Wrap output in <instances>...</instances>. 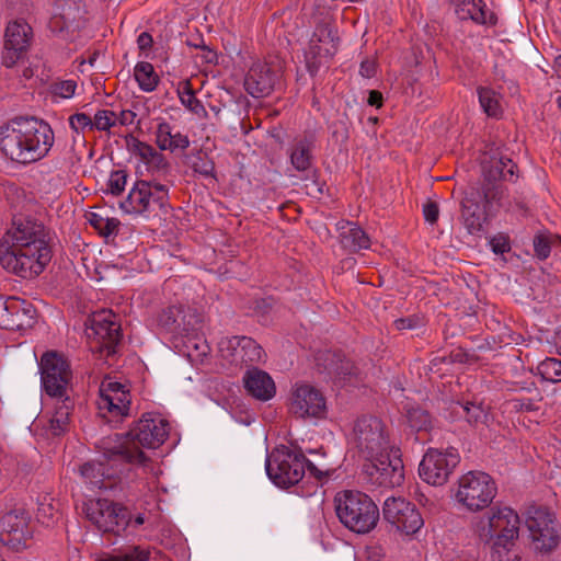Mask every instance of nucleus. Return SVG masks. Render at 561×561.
I'll list each match as a JSON object with an SVG mask.
<instances>
[{
	"instance_id": "nucleus-23",
	"label": "nucleus",
	"mask_w": 561,
	"mask_h": 561,
	"mask_svg": "<svg viewBox=\"0 0 561 561\" xmlns=\"http://www.w3.org/2000/svg\"><path fill=\"white\" fill-rule=\"evenodd\" d=\"M33 39L32 27L22 20L10 22L4 35L3 65L13 67L28 50Z\"/></svg>"
},
{
	"instance_id": "nucleus-11",
	"label": "nucleus",
	"mask_w": 561,
	"mask_h": 561,
	"mask_svg": "<svg viewBox=\"0 0 561 561\" xmlns=\"http://www.w3.org/2000/svg\"><path fill=\"white\" fill-rule=\"evenodd\" d=\"M87 339L92 352L110 356L115 354L122 334L116 314L111 310H100L89 319Z\"/></svg>"
},
{
	"instance_id": "nucleus-20",
	"label": "nucleus",
	"mask_w": 561,
	"mask_h": 561,
	"mask_svg": "<svg viewBox=\"0 0 561 561\" xmlns=\"http://www.w3.org/2000/svg\"><path fill=\"white\" fill-rule=\"evenodd\" d=\"M383 518L407 535L415 534L424 525V520L415 505L403 497H389L382 507Z\"/></svg>"
},
{
	"instance_id": "nucleus-25",
	"label": "nucleus",
	"mask_w": 561,
	"mask_h": 561,
	"mask_svg": "<svg viewBox=\"0 0 561 561\" xmlns=\"http://www.w3.org/2000/svg\"><path fill=\"white\" fill-rule=\"evenodd\" d=\"M129 151L145 164L146 170L156 178H164L170 174L171 165L161 150L140 141L136 137L127 138Z\"/></svg>"
},
{
	"instance_id": "nucleus-50",
	"label": "nucleus",
	"mask_w": 561,
	"mask_h": 561,
	"mask_svg": "<svg viewBox=\"0 0 561 561\" xmlns=\"http://www.w3.org/2000/svg\"><path fill=\"white\" fill-rule=\"evenodd\" d=\"M503 196V190L496 184H488L483 187V199L486 205L497 202Z\"/></svg>"
},
{
	"instance_id": "nucleus-56",
	"label": "nucleus",
	"mask_w": 561,
	"mask_h": 561,
	"mask_svg": "<svg viewBox=\"0 0 561 561\" xmlns=\"http://www.w3.org/2000/svg\"><path fill=\"white\" fill-rule=\"evenodd\" d=\"M119 220L116 218H108L106 217L105 222L100 230V233L103 236H111L113 233H116L119 227Z\"/></svg>"
},
{
	"instance_id": "nucleus-34",
	"label": "nucleus",
	"mask_w": 561,
	"mask_h": 561,
	"mask_svg": "<svg viewBox=\"0 0 561 561\" xmlns=\"http://www.w3.org/2000/svg\"><path fill=\"white\" fill-rule=\"evenodd\" d=\"M340 228L343 229L340 236L343 248L351 252L369 248V237L360 227L346 221Z\"/></svg>"
},
{
	"instance_id": "nucleus-52",
	"label": "nucleus",
	"mask_w": 561,
	"mask_h": 561,
	"mask_svg": "<svg viewBox=\"0 0 561 561\" xmlns=\"http://www.w3.org/2000/svg\"><path fill=\"white\" fill-rule=\"evenodd\" d=\"M136 113L131 110H122L119 113H116V125L121 126H129L133 125L136 121Z\"/></svg>"
},
{
	"instance_id": "nucleus-22",
	"label": "nucleus",
	"mask_w": 561,
	"mask_h": 561,
	"mask_svg": "<svg viewBox=\"0 0 561 561\" xmlns=\"http://www.w3.org/2000/svg\"><path fill=\"white\" fill-rule=\"evenodd\" d=\"M221 356L236 365H255L264 360L263 348L251 337L231 336L219 342Z\"/></svg>"
},
{
	"instance_id": "nucleus-38",
	"label": "nucleus",
	"mask_w": 561,
	"mask_h": 561,
	"mask_svg": "<svg viewBox=\"0 0 561 561\" xmlns=\"http://www.w3.org/2000/svg\"><path fill=\"white\" fill-rule=\"evenodd\" d=\"M516 164L511 159H494L490 169L483 168L488 181L497 179L511 181L515 174Z\"/></svg>"
},
{
	"instance_id": "nucleus-33",
	"label": "nucleus",
	"mask_w": 561,
	"mask_h": 561,
	"mask_svg": "<svg viewBox=\"0 0 561 561\" xmlns=\"http://www.w3.org/2000/svg\"><path fill=\"white\" fill-rule=\"evenodd\" d=\"M461 217L469 233L476 234L483 230L485 215L476 198L467 196L463 199Z\"/></svg>"
},
{
	"instance_id": "nucleus-30",
	"label": "nucleus",
	"mask_w": 561,
	"mask_h": 561,
	"mask_svg": "<svg viewBox=\"0 0 561 561\" xmlns=\"http://www.w3.org/2000/svg\"><path fill=\"white\" fill-rule=\"evenodd\" d=\"M247 391L257 400L267 401L275 394V383L271 376L260 369L253 368L243 376Z\"/></svg>"
},
{
	"instance_id": "nucleus-41",
	"label": "nucleus",
	"mask_w": 561,
	"mask_h": 561,
	"mask_svg": "<svg viewBox=\"0 0 561 561\" xmlns=\"http://www.w3.org/2000/svg\"><path fill=\"white\" fill-rule=\"evenodd\" d=\"M561 243V238L551 233H538L534 238V251L539 260H546L551 252V247Z\"/></svg>"
},
{
	"instance_id": "nucleus-9",
	"label": "nucleus",
	"mask_w": 561,
	"mask_h": 561,
	"mask_svg": "<svg viewBox=\"0 0 561 561\" xmlns=\"http://www.w3.org/2000/svg\"><path fill=\"white\" fill-rule=\"evenodd\" d=\"M81 514L100 531L121 535L130 523L128 510L108 499H88L82 502Z\"/></svg>"
},
{
	"instance_id": "nucleus-2",
	"label": "nucleus",
	"mask_w": 561,
	"mask_h": 561,
	"mask_svg": "<svg viewBox=\"0 0 561 561\" xmlns=\"http://www.w3.org/2000/svg\"><path fill=\"white\" fill-rule=\"evenodd\" d=\"M170 425L158 414L146 413L125 434H111L98 440L95 448L117 463L147 466L142 448H158L167 439Z\"/></svg>"
},
{
	"instance_id": "nucleus-45",
	"label": "nucleus",
	"mask_w": 561,
	"mask_h": 561,
	"mask_svg": "<svg viewBox=\"0 0 561 561\" xmlns=\"http://www.w3.org/2000/svg\"><path fill=\"white\" fill-rule=\"evenodd\" d=\"M93 129L110 133L116 126V112L111 110H99L94 114Z\"/></svg>"
},
{
	"instance_id": "nucleus-16",
	"label": "nucleus",
	"mask_w": 561,
	"mask_h": 561,
	"mask_svg": "<svg viewBox=\"0 0 561 561\" xmlns=\"http://www.w3.org/2000/svg\"><path fill=\"white\" fill-rule=\"evenodd\" d=\"M42 382L50 397L62 398L71 378L68 362L55 351L46 352L39 362Z\"/></svg>"
},
{
	"instance_id": "nucleus-36",
	"label": "nucleus",
	"mask_w": 561,
	"mask_h": 561,
	"mask_svg": "<svg viewBox=\"0 0 561 561\" xmlns=\"http://www.w3.org/2000/svg\"><path fill=\"white\" fill-rule=\"evenodd\" d=\"M477 91L483 112L490 117H500L503 113L501 95L488 87H480Z\"/></svg>"
},
{
	"instance_id": "nucleus-60",
	"label": "nucleus",
	"mask_w": 561,
	"mask_h": 561,
	"mask_svg": "<svg viewBox=\"0 0 561 561\" xmlns=\"http://www.w3.org/2000/svg\"><path fill=\"white\" fill-rule=\"evenodd\" d=\"M397 330H405L414 327V320L412 318H401L393 322Z\"/></svg>"
},
{
	"instance_id": "nucleus-12",
	"label": "nucleus",
	"mask_w": 561,
	"mask_h": 561,
	"mask_svg": "<svg viewBox=\"0 0 561 561\" xmlns=\"http://www.w3.org/2000/svg\"><path fill=\"white\" fill-rule=\"evenodd\" d=\"M131 396L127 385L104 378L96 400L98 414L107 423H119L129 415Z\"/></svg>"
},
{
	"instance_id": "nucleus-58",
	"label": "nucleus",
	"mask_w": 561,
	"mask_h": 561,
	"mask_svg": "<svg viewBox=\"0 0 561 561\" xmlns=\"http://www.w3.org/2000/svg\"><path fill=\"white\" fill-rule=\"evenodd\" d=\"M152 43H153L152 36L147 32H142L137 38V44H138V47L140 50L150 49L152 46Z\"/></svg>"
},
{
	"instance_id": "nucleus-47",
	"label": "nucleus",
	"mask_w": 561,
	"mask_h": 561,
	"mask_svg": "<svg viewBox=\"0 0 561 561\" xmlns=\"http://www.w3.org/2000/svg\"><path fill=\"white\" fill-rule=\"evenodd\" d=\"M68 122L76 136H80L87 128L93 129V119L85 113H75L69 116Z\"/></svg>"
},
{
	"instance_id": "nucleus-4",
	"label": "nucleus",
	"mask_w": 561,
	"mask_h": 561,
	"mask_svg": "<svg viewBox=\"0 0 561 561\" xmlns=\"http://www.w3.org/2000/svg\"><path fill=\"white\" fill-rule=\"evenodd\" d=\"M306 468L317 479L330 476V469L318 468L308 461L298 449L280 447L274 450L266 460V471L271 480L278 486L288 488L298 483L305 476Z\"/></svg>"
},
{
	"instance_id": "nucleus-26",
	"label": "nucleus",
	"mask_w": 561,
	"mask_h": 561,
	"mask_svg": "<svg viewBox=\"0 0 561 561\" xmlns=\"http://www.w3.org/2000/svg\"><path fill=\"white\" fill-rule=\"evenodd\" d=\"M71 411L72 402L68 398L58 400L50 416L42 415L35 420L34 431L45 437L59 436L68 428Z\"/></svg>"
},
{
	"instance_id": "nucleus-17",
	"label": "nucleus",
	"mask_w": 561,
	"mask_h": 561,
	"mask_svg": "<svg viewBox=\"0 0 561 561\" xmlns=\"http://www.w3.org/2000/svg\"><path fill=\"white\" fill-rule=\"evenodd\" d=\"M339 37L336 32L328 24L317 25L306 51L307 68L314 75L322 65L336 54Z\"/></svg>"
},
{
	"instance_id": "nucleus-42",
	"label": "nucleus",
	"mask_w": 561,
	"mask_h": 561,
	"mask_svg": "<svg viewBox=\"0 0 561 561\" xmlns=\"http://www.w3.org/2000/svg\"><path fill=\"white\" fill-rule=\"evenodd\" d=\"M538 375L546 381H561V360L558 358H546L537 366Z\"/></svg>"
},
{
	"instance_id": "nucleus-35",
	"label": "nucleus",
	"mask_w": 561,
	"mask_h": 561,
	"mask_svg": "<svg viewBox=\"0 0 561 561\" xmlns=\"http://www.w3.org/2000/svg\"><path fill=\"white\" fill-rule=\"evenodd\" d=\"M314 144L312 138L304 137L295 140L289 157L290 163L297 171H307L312 164V150Z\"/></svg>"
},
{
	"instance_id": "nucleus-53",
	"label": "nucleus",
	"mask_w": 561,
	"mask_h": 561,
	"mask_svg": "<svg viewBox=\"0 0 561 561\" xmlns=\"http://www.w3.org/2000/svg\"><path fill=\"white\" fill-rule=\"evenodd\" d=\"M194 171L202 175L208 176L213 174L214 164L209 160L199 158L198 161L194 162Z\"/></svg>"
},
{
	"instance_id": "nucleus-15",
	"label": "nucleus",
	"mask_w": 561,
	"mask_h": 561,
	"mask_svg": "<svg viewBox=\"0 0 561 561\" xmlns=\"http://www.w3.org/2000/svg\"><path fill=\"white\" fill-rule=\"evenodd\" d=\"M459 460L460 456L455 448L428 449L420 463V477L428 484L443 485L448 481Z\"/></svg>"
},
{
	"instance_id": "nucleus-43",
	"label": "nucleus",
	"mask_w": 561,
	"mask_h": 561,
	"mask_svg": "<svg viewBox=\"0 0 561 561\" xmlns=\"http://www.w3.org/2000/svg\"><path fill=\"white\" fill-rule=\"evenodd\" d=\"M407 416L410 426L417 432L427 431L432 426L431 415L419 407L409 409Z\"/></svg>"
},
{
	"instance_id": "nucleus-48",
	"label": "nucleus",
	"mask_w": 561,
	"mask_h": 561,
	"mask_svg": "<svg viewBox=\"0 0 561 561\" xmlns=\"http://www.w3.org/2000/svg\"><path fill=\"white\" fill-rule=\"evenodd\" d=\"M126 183L127 174L122 170L114 171L107 181V191L113 195H119L125 190Z\"/></svg>"
},
{
	"instance_id": "nucleus-49",
	"label": "nucleus",
	"mask_w": 561,
	"mask_h": 561,
	"mask_svg": "<svg viewBox=\"0 0 561 561\" xmlns=\"http://www.w3.org/2000/svg\"><path fill=\"white\" fill-rule=\"evenodd\" d=\"M85 138L84 136H73L72 145L70 148V154L68 160L71 164L78 163L82 159L83 150L85 149Z\"/></svg>"
},
{
	"instance_id": "nucleus-59",
	"label": "nucleus",
	"mask_w": 561,
	"mask_h": 561,
	"mask_svg": "<svg viewBox=\"0 0 561 561\" xmlns=\"http://www.w3.org/2000/svg\"><path fill=\"white\" fill-rule=\"evenodd\" d=\"M106 217H103L102 215L98 213H91L89 216V222L93 228H95L99 232L102 229Z\"/></svg>"
},
{
	"instance_id": "nucleus-63",
	"label": "nucleus",
	"mask_w": 561,
	"mask_h": 561,
	"mask_svg": "<svg viewBox=\"0 0 561 561\" xmlns=\"http://www.w3.org/2000/svg\"><path fill=\"white\" fill-rule=\"evenodd\" d=\"M557 71L561 75V55L556 59Z\"/></svg>"
},
{
	"instance_id": "nucleus-39",
	"label": "nucleus",
	"mask_w": 561,
	"mask_h": 561,
	"mask_svg": "<svg viewBox=\"0 0 561 561\" xmlns=\"http://www.w3.org/2000/svg\"><path fill=\"white\" fill-rule=\"evenodd\" d=\"M178 94L182 104L198 116L206 115V110L199 100L195 98L192 82L183 80L178 84Z\"/></svg>"
},
{
	"instance_id": "nucleus-28",
	"label": "nucleus",
	"mask_w": 561,
	"mask_h": 561,
	"mask_svg": "<svg viewBox=\"0 0 561 561\" xmlns=\"http://www.w3.org/2000/svg\"><path fill=\"white\" fill-rule=\"evenodd\" d=\"M102 460L89 461L81 466L80 473L94 488H107L110 484L104 482L105 479H113L124 470L127 463L115 465L114 460L110 459L96 448Z\"/></svg>"
},
{
	"instance_id": "nucleus-18",
	"label": "nucleus",
	"mask_w": 561,
	"mask_h": 561,
	"mask_svg": "<svg viewBox=\"0 0 561 561\" xmlns=\"http://www.w3.org/2000/svg\"><path fill=\"white\" fill-rule=\"evenodd\" d=\"M289 411L300 419H323L327 414V400L316 387L296 383L289 398Z\"/></svg>"
},
{
	"instance_id": "nucleus-40",
	"label": "nucleus",
	"mask_w": 561,
	"mask_h": 561,
	"mask_svg": "<svg viewBox=\"0 0 561 561\" xmlns=\"http://www.w3.org/2000/svg\"><path fill=\"white\" fill-rule=\"evenodd\" d=\"M151 551L148 547L129 546L102 558L101 561H149Z\"/></svg>"
},
{
	"instance_id": "nucleus-21",
	"label": "nucleus",
	"mask_w": 561,
	"mask_h": 561,
	"mask_svg": "<svg viewBox=\"0 0 561 561\" xmlns=\"http://www.w3.org/2000/svg\"><path fill=\"white\" fill-rule=\"evenodd\" d=\"M36 310L30 301L0 294V328L26 330L35 323Z\"/></svg>"
},
{
	"instance_id": "nucleus-14",
	"label": "nucleus",
	"mask_w": 561,
	"mask_h": 561,
	"mask_svg": "<svg viewBox=\"0 0 561 561\" xmlns=\"http://www.w3.org/2000/svg\"><path fill=\"white\" fill-rule=\"evenodd\" d=\"M364 471L370 481L382 488L400 486L404 480V466L399 450L391 447L382 455L365 459Z\"/></svg>"
},
{
	"instance_id": "nucleus-37",
	"label": "nucleus",
	"mask_w": 561,
	"mask_h": 561,
	"mask_svg": "<svg viewBox=\"0 0 561 561\" xmlns=\"http://www.w3.org/2000/svg\"><path fill=\"white\" fill-rule=\"evenodd\" d=\"M134 77L139 88L145 92L153 91L159 83V76L153 66L147 61H140L135 66Z\"/></svg>"
},
{
	"instance_id": "nucleus-27",
	"label": "nucleus",
	"mask_w": 561,
	"mask_h": 561,
	"mask_svg": "<svg viewBox=\"0 0 561 561\" xmlns=\"http://www.w3.org/2000/svg\"><path fill=\"white\" fill-rule=\"evenodd\" d=\"M81 20L79 0H56L49 27L55 33L75 32L80 27Z\"/></svg>"
},
{
	"instance_id": "nucleus-5",
	"label": "nucleus",
	"mask_w": 561,
	"mask_h": 561,
	"mask_svg": "<svg viewBox=\"0 0 561 561\" xmlns=\"http://www.w3.org/2000/svg\"><path fill=\"white\" fill-rule=\"evenodd\" d=\"M336 516L350 530L367 534L379 520V510L374 501L365 493L345 490L334 497Z\"/></svg>"
},
{
	"instance_id": "nucleus-51",
	"label": "nucleus",
	"mask_w": 561,
	"mask_h": 561,
	"mask_svg": "<svg viewBox=\"0 0 561 561\" xmlns=\"http://www.w3.org/2000/svg\"><path fill=\"white\" fill-rule=\"evenodd\" d=\"M423 214H424V218L427 222H430L432 225L435 224L437 221L438 215H439L438 205L435 202H427L423 206Z\"/></svg>"
},
{
	"instance_id": "nucleus-19",
	"label": "nucleus",
	"mask_w": 561,
	"mask_h": 561,
	"mask_svg": "<svg viewBox=\"0 0 561 561\" xmlns=\"http://www.w3.org/2000/svg\"><path fill=\"white\" fill-rule=\"evenodd\" d=\"M32 530L30 516L23 511H11L0 518V542L12 551H22L30 546Z\"/></svg>"
},
{
	"instance_id": "nucleus-13",
	"label": "nucleus",
	"mask_w": 561,
	"mask_h": 561,
	"mask_svg": "<svg viewBox=\"0 0 561 561\" xmlns=\"http://www.w3.org/2000/svg\"><path fill=\"white\" fill-rule=\"evenodd\" d=\"M525 525L536 550L550 551L559 543V529L553 514L546 507L530 506Z\"/></svg>"
},
{
	"instance_id": "nucleus-6",
	"label": "nucleus",
	"mask_w": 561,
	"mask_h": 561,
	"mask_svg": "<svg viewBox=\"0 0 561 561\" xmlns=\"http://www.w3.org/2000/svg\"><path fill=\"white\" fill-rule=\"evenodd\" d=\"M481 540L508 550L518 538L519 516L508 506H493L476 525Z\"/></svg>"
},
{
	"instance_id": "nucleus-32",
	"label": "nucleus",
	"mask_w": 561,
	"mask_h": 561,
	"mask_svg": "<svg viewBox=\"0 0 561 561\" xmlns=\"http://www.w3.org/2000/svg\"><path fill=\"white\" fill-rule=\"evenodd\" d=\"M181 310L178 307H170L160 317V323L169 329L181 330L186 333H194L201 328V317L190 314V319L186 320V316H183L181 321L179 316Z\"/></svg>"
},
{
	"instance_id": "nucleus-1",
	"label": "nucleus",
	"mask_w": 561,
	"mask_h": 561,
	"mask_svg": "<svg viewBox=\"0 0 561 561\" xmlns=\"http://www.w3.org/2000/svg\"><path fill=\"white\" fill-rule=\"evenodd\" d=\"M51 259L48 234L43 224L15 218L0 241V264L22 278L39 275Z\"/></svg>"
},
{
	"instance_id": "nucleus-31",
	"label": "nucleus",
	"mask_w": 561,
	"mask_h": 561,
	"mask_svg": "<svg viewBox=\"0 0 561 561\" xmlns=\"http://www.w3.org/2000/svg\"><path fill=\"white\" fill-rule=\"evenodd\" d=\"M154 142L161 151L174 152L185 150L190 146V139L180 131H174L173 127L167 122L158 123L154 130Z\"/></svg>"
},
{
	"instance_id": "nucleus-10",
	"label": "nucleus",
	"mask_w": 561,
	"mask_h": 561,
	"mask_svg": "<svg viewBox=\"0 0 561 561\" xmlns=\"http://www.w3.org/2000/svg\"><path fill=\"white\" fill-rule=\"evenodd\" d=\"M496 495L494 480L485 472L469 471L458 480L456 502L470 512L488 507Z\"/></svg>"
},
{
	"instance_id": "nucleus-61",
	"label": "nucleus",
	"mask_w": 561,
	"mask_h": 561,
	"mask_svg": "<svg viewBox=\"0 0 561 561\" xmlns=\"http://www.w3.org/2000/svg\"><path fill=\"white\" fill-rule=\"evenodd\" d=\"M368 104L380 107L382 105V94L376 90L370 91L368 96Z\"/></svg>"
},
{
	"instance_id": "nucleus-46",
	"label": "nucleus",
	"mask_w": 561,
	"mask_h": 561,
	"mask_svg": "<svg viewBox=\"0 0 561 561\" xmlns=\"http://www.w3.org/2000/svg\"><path fill=\"white\" fill-rule=\"evenodd\" d=\"M78 83L76 80H57L51 83L50 92L53 96L60 99H71L77 91Z\"/></svg>"
},
{
	"instance_id": "nucleus-64",
	"label": "nucleus",
	"mask_w": 561,
	"mask_h": 561,
	"mask_svg": "<svg viewBox=\"0 0 561 561\" xmlns=\"http://www.w3.org/2000/svg\"><path fill=\"white\" fill-rule=\"evenodd\" d=\"M145 523V518L142 515H138L136 518H135V524L136 525H142Z\"/></svg>"
},
{
	"instance_id": "nucleus-44",
	"label": "nucleus",
	"mask_w": 561,
	"mask_h": 561,
	"mask_svg": "<svg viewBox=\"0 0 561 561\" xmlns=\"http://www.w3.org/2000/svg\"><path fill=\"white\" fill-rule=\"evenodd\" d=\"M60 516L59 508L54 504L53 499L44 497L37 510V519L46 525H53Z\"/></svg>"
},
{
	"instance_id": "nucleus-62",
	"label": "nucleus",
	"mask_w": 561,
	"mask_h": 561,
	"mask_svg": "<svg viewBox=\"0 0 561 561\" xmlns=\"http://www.w3.org/2000/svg\"><path fill=\"white\" fill-rule=\"evenodd\" d=\"M556 346L558 350V354L561 356V328L559 329V331L557 333Z\"/></svg>"
},
{
	"instance_id": "nucleus-8",
	"label": "nucleus",
	"mask_w": 561,
	"mask_h": 561,
	"mask_svg": "<svg viewBox=\"0 0 561 561\" xmlns=\"http://www.w3.org/2000/svg\"><path fill=\"white\" fill-rule=\"evenodd\" d=\"M350 439L364 459L382 455V451L392 447L388 427L382 420L374 415L358 417L354 422Z\"/></svg>"
},
{
	"instance_id": "nucleus-55",
	"label": "nucleus",
	"mask_w": 561,
	"mask_h": 561,
	"mask_svg": "<svg viewBox=\"0 0 561 561\" xmlns=\"http://www.w3.org/2000/svg\"><path fill=\"white\" fill-rule=\"evenodd\" d=\"M462 409L466 412V416L470 423L478 422V420L481 417L483 413L480 407L472 403L463 405Z\"/></svg>"
},
{
	"instance_id": "nucleus-29",
	"label": "nucleus",
	"mask_w": 561,
	"mask_h": 561,
	"mask_svg": "<svg viewBox=\"0 0 561 561\" xmlns=\"http://www.w3.org/2000/svg\"><path fill=\"white\" fill-rule=\"evenodd\" d=\"M456 13L460 20H471L479 25L494 26L497 23L495 13L483 0H461Z\"/></svg>"
},
{
	"instance_id": "nucleus-54",
	"label": "nucleus",
	"mask_w": 561,
	"mask_h": 561,
	"mask_svg": "<svg viewBox=\"0 0 561 561\" xmlns=\"http://www.w3.org/2000/svg\"><path fill=\"white\" fill-rule=\"evenodd\" d=\"M492 250L496 254H503L510 251L511 247L505 237L493 238L491 241Z\"/></svg>"
},
{
	"instance_id": "nucleus-57",
	"label": "nucleus",
	"mask_w": 561,
	"mask_h": 561,
	"mask_svg": "<svg viewBox=\"0 0 561 561\" xmlns=\"http://www.w3.org/2000/svg\"><path fill=\"white\" fill-rule=\"evenodd\" d=\"M359 73L364 78H373L376 73V62L370 59L363 60L359 67Z\"/></svg>"
},
{
	"instance_id": "nucleus-24",
	"label": "nucleus",
	"mask_w": 561,
	"mask_h": 561,
	"mask_svg": "<svg viewBox=\"0 0 561 561\" xmlns=\"http://www.w3.org/2000/svg\"><path fill=\"white\" fill-rule=\"evenodd\" d=\"M282 77L279 62H255L245 78V89L254 98L268 95Z\"/></svg>"
},
{
	"instance_id": "nucleus-3",
	"label": "nucleus",
	"mask_w": 561,
	"mask_h": 561,
	"mask_svg": "<svg viewBox=\"0 0 561 561\" xmlns=\"http://www.w3.org/2000/svg\"><path fill=\"white\" fill-rule=\"evenodd\" d=\"M55 134L50 125L36 118H16L0 130V149L10 160L31 164L51 150Z\"/></svg>"
},
{
	"instance_id": "nucleus-7",
	"label": "nucleus",
	"mask_w": 561,
	"mask_h": 561,
	"mask_svg": "<svg viewBox=\"0 0 561 561\" xmlns=\"http://www.w3.org/2000/svg\"><path fill=\"white\" fill-rule=\"evenodd\" d=\"M169 201V187L154 181L138 180L127 196L118 204L119 209L128 216L149 217L157 209H162Z\"/></svg>"
}]
</instances>
